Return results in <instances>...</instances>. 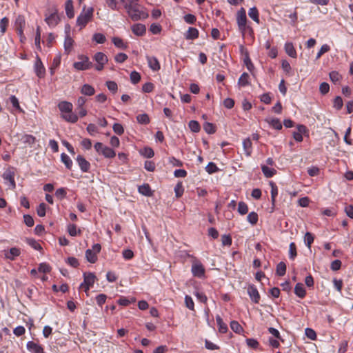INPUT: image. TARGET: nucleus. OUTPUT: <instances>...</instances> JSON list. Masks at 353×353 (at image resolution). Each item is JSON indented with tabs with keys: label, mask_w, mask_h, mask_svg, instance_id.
<instances>
[{
	"label": "nucleus",
	"mask_w": 353,
	"mask_h": 353,
	"mask_svg": "<svg viewBox=\"0 0 353 353\" xmlns=\"http://www.w3.org/2000/svg\"><path fill=\"white\" fill-rule=\"evenodd\" d=\"M93 12V8L90 7L86 8L85 6H84L82 12L77 19V25L80 26L81 29L85 28L87 23L92 20Z\"/></svg>",
	"instance_id": "1"
},
{
	"label": "nucleus",
	"mask_w": 353,
	"mask_h": 353,
	"mask_svg": "<svg viewBox=\"0 0 353 353\" xmlns=\"http://www.w3.org/2000/svg\"><path fill=\"white\" fill-rule=\"evenodd\" d=\"M126 12L132 21L145 19L148 17V14L142 10L139 4L133 6Z\"/></svg>",
	"instance_id": "2"
},
{
	"label": "nucleus",
	"mask_w": 353,
	"mask_h": 353,
	"mask_svg": "<svg viewBox=\"0 0 353 353\" xmlns=\"http://www.w3.org/2000/svg\"><path fill=\"white\" fill-rule=\"evenodd\" d=\"M94 148L95 150L105 158L112 159L116 156V153L112 148L103 145L101 142H97Z\"/></svg>",
	"instance_id": "3"
},
{
	"label": "nucleus",
	"mask_w": 353,
	"mask_h": 353,
	"mask_svg": "<svg viewBox=\"0 0 353 353\" xmlns=\"http://www.w3.org/2000/svg\"><path fill=\"white\" fill-rule=\"evenodd\" d=\"M78 59L79 61L74 62L73 66L78 70H86L92 68L93 64L90 61L88 57L85 55H79Z\"/></svg>",
	"instance_id": "4"
},
{
	"label": "nucleus",
	"mask_w": 353,
	"mask_h": 353,
	"mask_svg": "<svg viewBox=\"0 0 353 353\" xmlns=\"http://www.w3.org/2000/svg\"><path fill=\"white\" fill-rule=\"evenodd\" d=\"M101 246L99 243H96L92 245V249H88L85 251V258L88 261L91 263H94L97 261V253H99Z\"/></svg>",
	"instance_id": "5"
},
{
	"label": "nucleus",
	"mask_w": 353,
	"mask_h": 353,
	"mask_svg": "<svg viewBox=\"0 0 353 353\" xmlns=\"http://www.w3.org/2000/svg\"><path fill=\"white\" fill-rule=\"evenodd\" d=\"M236 22L239 30L242 32L243 35H244L246 29L247 17L245 10L243 8H241L237 12Z\"/></svg>",
	"instance_id": "6"
},
{
	"label": "nucleus",
	"mask_w": 353,
	"mask_h": 353,
	"mask_svg": "<svg viewBox=\"0 0 353 353\" xmlns=\"http://www.w3.org/2000/svg\"><path fill=\"white\" fill-rule=\"evenodd\" d=\"M83 279V282L80 285V288H83L85 292H88L90 288L93 285L96 279V276L92 272H84Z\"/></svg>",
	"instance_id": "7"
},
{
	"label": "nucleus",
	"mask_w": 353,
	"mask_h": 353,
	"mask_svg": "<svg viewBox=\"0 0 353 353\" xmlns=\"http://www.w3.org/2000/svg\"><path fill=\"white\" fill-rule=\"evenodd\" d=\"M192 273L194 276L201 278L205 274V268L199 261H195L192 265Z\"/></svg>",
	"instance_id": "8"
},
{
	"label": "nucleus",
	"mask_w": 353,
	"mask_h": 353,
	"mask_svg": "<svg viewBox=\"0 0 353 353\" xmlns=\"http://www.w3.org/2000/svg\"><path fill=\"white\" fill-rule=\"evenodd\" d=\"M59 21L60 19L57 14V10H54L49 15L46 14L45 21L51 28L55 27L59 23Z\"/></svg>",
	"instance_id": "9"
},
{
	"label": "nucleus",
	"mask_w": 353,
	"mask_h": 353,
	"mask_svg": "<svg viewBox=\"0 0 353 353\" xmlns=\"http://www.w3.org/2000/svg\"><path fill=\"white\" fill-rule=\"evenodd\" d=\"M247 292L252 302L254 303H259L261 296L257 288L254 285H249Z\"/></svg>",
	"instance_id": "10"
},
{
	"label": "nucleus",
	"mask_w": 353,
	"mask_h": 353,
	"mask_svg": "<svg viewBox=\"0 0 353 353\" xmlns=\"http://www.w3.org/2000/svg\"><path fill=\"white\" fill-rule=\"evenodd\" d=\"M76 161L83 172H88L90 168V163L81 155H78Z\"/></svg>",
	"instance_id": "11"
},
{
	"label": "nucleus",
	"mask_w": 353,
	"mask_h": 353,
	"mask_svg": "<svg viewBox=\"0 0 353 353\" xmlns=\"http://www.w3.org/2000/svg\"><path fill=\"white\" fill-rule=\"evenodd\" d=\"M34 70L38 77L42 78L45 75L46 69L42 63L41 59L37 57L34 64Z\"/></svg>",
	"instance_id": "12"
},
{
	"label": "nucleus",
	"mask_w": 353,
	"mask_h": 353,
	"mask_svg": "<svg viewBox=\"0 0 353 353\" xmlns=\"http://www.w3.org/2000/svg\"><path fill=\"white\" fill-rule=\"evenodd\" d=\"M14 172L12 171L10 169H8L4 172L3 174V178L4 180L8 181L10 182V186L12 189H14L16 188V183L14 181Z\"/></svg>",
	"instance_id": "13"
},
{
	"label": "nucleus",
	"mask_w": 353,
	"mask_h": 353,
	"mask_svg": "<svg viewBox=\"0 0 353 353\" xmlns=\"http://www.w3.org/2000/svg\"><path fill=\"white\" fill-rule=\"evenodd\" d=\"M297 130V132H293V138L297 142H301L303 141L302 134L307 132V128L304 125H298Z\"/></svg>",
	"instance_id": "14"
},
{
	"label": "nucleus",
	"mask_w": 353,
	"mask_h": 353,
	"mask_svg": "<svg viewBox=\"0 0 353 353\" xmlns=\"http://www.w3.org/2000/svg\"><path fill=\"white\" fill-rule=\"evenodd\" d=\"M28 351L32 353H43V348L38 343L34 341H28L26 345Z\"/></svg>",
	"instance_id": "15"
},
{
	"label": "nucleus",
	"mask_w": 353,
	"mask_h": 353,
	"mask_svg": "<svg viewBox=\"0 0 353 353\" xmlns=\"http://www.w3.org/2000/svg\"><path fill=\"white\" fill-rule=\"evenodd\" d=\"M270 185L271 186V203H272V210L273 212L275 207L276 197L278 195V188L276 185L273 182H270Z\"/></svg>",
	"instance_id": "16"
},
{
	"label": "nucleus",
	"mask_w": 353,
	"mask_h": 353,
	"mask_svg": "<svg viewBox=\"0 0 353 353\" xmlns=\"http://www.w3.org/2000/svg\"><path fill=\"white\" fill-rule=\"evenodd\" d=\"M132 31L137 36H143L146 32V28L143 24L136 23L132 26Z\"/></svg>",
	"instance_id": "17"
},
{
	"label": "nucleus",
	"mask_w": 353,
	"mask_h": 353,
	"mask_svg": "<svg viewBox=\"0 0 353 353\" xmlns=\"http://www.w3.org/2000/svg\"><path fill=\"white\" fill-rule=\"evenodd\" d=\"M147 61L149 67L153 71H158L160 70V63L158 59L154 57H147Z\"/></svg>",
	"instance_id": "18"
},
{
	"label": "nucleus",
	"mask_w": 353,
	"mask_h": 353,
	"mask_svg": "<svg viewBox=\"0 0 353 353\" xmlns=\"http://www.w3.org/2000/svg\"><path fill=\"white\" fill-rule=\"evenodd\" d=\"M65 10L68 18L72 19L74 16V6L72 0H67L65 3Z\"/></svg>",
	"instance_id": "19"
},
{
	"label": "nucleus",
	"mask_w": 353,
	"mask_h": 353,
	"mask_svg": "<svg viewBox=\"0 0 353 353\" xmlns=\"http://www.w3.org/2000/svg\"><path fill=\"white\" fill-rule=\"evenodd\" d=\"M58 108L62 114H63L72 111L73 105L70 102L61 101L58 104Z\"/></svg>",
	"instance_id": "20"
},
{
	"label": "nucleus",
	"mask_w": 353,
	"mask_h": 353,
	"mask_svg": "<svg viewBox=\"0 0 353 353\" xmlns=\"http://www.w3.org/2000/svg\"><path fill=\"white\" fill-rule=\"evenodd\" d=\"M294 293L299 298H304L306 295V291L304 288L303 284L301 283H296L294 288Z\"/></svg>",
	"instance_id": "21"
},
{
	"label": "nucleus",
	"mask_w": 353,
	"mask_h": 353,
	"mask_svg": "<svg viewBox=\"0 0 353 353\" xmlns=\"http://www.w3.org/2000/svg\"><path fill=\"white\" fill-rule=\"evenodd\" d=\"M61 117L66 121L72 123H74L78 121V116L76 114L73 113L72 111L63 113L62 114Z\"/></svg>",
	"instance_id": "22"
},
{
	"label": "nucleus",
	"mask_w": 353,
	"mask_h": 353,
	"mask_svg": "<svg viewBox=\"0 0 353 353\" xmlns=\"http://www.w3.org/2000/svg\"><path fill=\"white\" fill-rule=\"evenodd\" d=\"M81 93L86 96H92L95 93V90L92 85L84 84L81 88Z\"/></svg>",
	"instance_id": "23"
},
{
	"label": "nucleus",
	"mask_w": 353,
	"mask_h": 353,
	"mask_svg": "<svg viewBox=\"0 0 353 353\" xmlns=\"http://www.w3.org/2000/svg\"><path fill=\"white\" fill-rule=\"evenodd\" d=\"M252 141L250 138H247L244 139V141H243V150L245 151V154L248 157H250L251 155L252 149Z\"/></svg>",
	"instance_id": "24"
},
{
	"label": "nucleus",
	"mask_w": 353,
	"mask_h": 353,
	"mask_svg": "<svg viewBox=\"0 0 353 353\" xmlns=\"http://www.w3.org/2000/svg\"><path fill=\"white\" fill-rule=\"evenodd\" d=\"M261 170L264 176L267 178L272 177L276 174V170L274 168H270L267 165H261Z\"/></svg>",
	"instance_id": "25"
},
{
	"label": "nucleus",
	"mask_w": 353,
	"mask_h": 353,
	"mask_svg": "<svg viewBox=\"0 0 353 353\" xmlns=\"http://www.w3.org/2000/svg\"><path fill=\"white\" fill-rule=\"evenodd\" d=\"M138 190L139 192L144 196H150L152 195L151 188L147 183L140 185Z\"/></svg>",
	"instance_id": "26"
},
{
	"label": "nucleus",
	"mask_w": 353,
	"mask_h": 353,
	"mask_svg": "<svg viewBox=\"0 0 353 353\" xmlns=\"http://www.w3.org/2000/svg\"><path fill=\"white\" fill-rule=\"evenodd\" d=\"M285 52L291 57L296 58V52L294 46L292 43H286L285 44Z\"/></svg>",
	"instance_id": "27"
},
{
	"label": "nucleus",
	"mask_w": 353,
	"mask_h": 353,
	"mask_svg": "<svg viewBox=\"0 0 353 353\" xmlns=\"http://www.w3.org/2000/svg\"><path fill=\"white\" fill-rule=\"evenodd\" d=\"M94 59L97 63H106L108 61L107 56L101 52H97L94 54Z\"/></svg>",
	"instance_id": "28"
},
{
	"label": "nucleus",
	"mask_w": 353,
	"mask_h": 353,
	"mask_svg": "<svg viewBox=\"0 0 353 353\" xmlns=\"http://www.w3.org/2000/svg\"><path fill=\"white\" fill-rule=\"evenodd\" d=\"M61 161L65 165L66 168L68 170H71L72 167V161L68 155L65 153H62L61 154Z\"/></svg>",
	"instance_id": "29"
},
{
	"label": "nucleus",
	"mask_w": 353,
	"mask_h": 353,
	"mask_svg": "<svg viewBox=\"0 0 353 353\" xmlns=\"http://www.w3.org/2000/svg\"><path fill=\"white\" fill-rule=\"evenodd\" d=\"M199 31L196 28L190 27L185 34L186 39H194L198 38Z\"/></svg>",
	"instance_id": "30"
},
{
	"label": "nucleus",
	"mask_w": 353,
	"mask_h": 353,
	"mask_svg": "<svg viewBox=\"0 0 353 353\" xmlns=\"http://www.w3.org/2000/svg\"><path fill=\"white\" fill-rule=\"evenodd\" d=\"M216 321L219 327V332L221 333H225L228 331V326L223 323V319L219 315L216 316Z\"/></svg>",
	"instance_id": "31"
},
{
	"label": "nucleus",
	"mask_w": 353,
	"mask_h": 353,
	"mask_svg": "<svg viewBox=\"0 0 353 353\" xmlns=\"http://www.w3.org/2000/svg\"><path fill=\"white\" fill-rule=\"evenodd\" d=\"M249 17L257 23H260L259 14L256 7L251 8L248 11Z\"/></svg>",
	"instance_id": "32"
},
{
	"label": "nucleus",
	"mask_w": 353,
	"mask_h": 353,
	"mask_svg": "<svg viewBox=\"0 0 353 353\" xmlns=\"http://www.w3.org/2000/svg\"><path fill=\"white\" fill-rule=\"evenodd\" d=\"M112 41L114 45L118 48L125 50L128 47V44L125 43L119 37H113Z\"/></svg>",
	"instance_id": "33"
},
{
	"label": "nucleus",
	"mask_w": 353,
	"mask_h": 353,
	"mask_svg": "<svg viewBox=\"0 0 353 353\" xmlns=\"http://www.w3.org/2000/svg\"><path fill=\"white\" fill-rule=\"evenodd\" d=\"M21 251L17 248H12L8 253L6 254V257L10 260H14L16 256H19Z\"/></svg>",
	"instance_id": "34"
},
{
	"label": "nucleus",
	"mask_w": 353,
	"mask_h": 353,
	"mask_svg": "<svg viewBox=\"0 0 353 353\" xmlns=\"http://www.w3.org/2000/svg\"><path fill=\"white\" fill-rule=\"evenodd\" d=\"M250 76L247 72H243L239 79L238 84L240 86L245 87L250 84Z\"/></svg>",
	"instance_id": "35"
},
{
	"label": "nucleus",
	"mask_w": 353,
	"mask_h": 353,
	"mask_svg": "<svg viewBox=\"0 0 353 353\" xmlns=\"http://www.w3.org/2000/svg\"><path fill=\"white\" fill-rule=\"evenodd\" d=\"M21 141L23 143L28 144L32 146L35 143L36 138L31 134H24L21 137Z\"/></svg>",
	"instance_id": "36"
},
{
	"label": "nucleus",
	"mask_w": 353,
	"mask_h": 353,
	"mask_svg": "<svg viewBox=\"0 0 353 353\" xmlns=\"http://www.w3.org/2000/svg\"><path fill=\"white\" fill-rule=\"evenodd\" d=\"M265 121L274 129L281 130L282 124L279 119L274 118L271 119H265Z\"/></svg>",
	"instance_id": "37"
},
{
	"label": "nucleus",
	"mask_w": 353,
	"mask_h": 353,
	"mask_svg": "<svg viewBox=\"0 0 353 353\" xmlns=\"http://www.w3.org/2000/svg\"><path fill=\"white\" fill-rule=\"evenodd\" d=\"M137 120L140 124H148L150 121L149 116L146 113L140 114L137 116Z\"/></svg>",
	"instance_id": "38"
},
{
	"label": "nucleus",
	"mask_w": 353,
	"mask_h": 353,
	"mask_svg": "<svg viewBox=\"0 0 353 353\" xmlns=\"http://www.w3.org/2000/svg\"><path fill=\"white\" fill-rule=\"evenodd\" d=\"M286 272V265L284 262L281 261L276 265V273L277 275L281 276L285 275Z\"/></svg>",
	"instance_id": "39"
},
{
	"label": "nucleus",
	"mask_w": 353,
	"mask_h": 353,
	"mask_svg": "<svg viewBox=\"0 0 353 353\" xmlns=\"http://www.w3.org/2000/svg\"><path fill=\"white\" fill-rule=\"evenodd\" d=\"M230 327L233 332L237 334H240L243 332L242 326L236 321H232L230 322Z\"/></svg>",
	"instance_id": "40"
},
{
	"label": "nucleus",
	"mask_w": 353,
	"mask_h": 353,
	"mask_svg": "<svg viewBox=\"0 0 353 353\" xmlns=\"http://www.w3.org/2000/svg\"><path fill=\"white\" fill-rule=\"evenodd\" d=\"M73 42H74L73 39L68 34L65 37V41H64L65 50L68 53L71 50L72 45H73Z\"/></svg>",
	"instance_id": "41"
},
{
	"label": "nucleus",
	"mask_w": 353,
	"mask_h": 353,
	"mask_svg": "<svg viewBox=\"0 0 353 353\" xmlns=\"http://www.w3.org/2000/svg\"><path fill=\"white\" fill-rule=\"evenodd\" d=\"M205 170L208 174H212L219 171V168L214 163L210 162L205 167Z\"/></svg>",
	"instance_id": "42"
},
{
	"label": "nucleus",
	"mask_w": 353,
	"mask_h": 353,
	"mask_svg": "<svg viewBox=\"0 0 353 353\" xmlns=\"http://www.w3.org/2000/svg\"><path fill=\"white\" fill-rule=\"evenodd\" d=\"M92 40L99 44H103L105 42L106 38L104 34L101 33H95L92 36Z\"/></svg>",
	"instance_id": "43"
},
{
	"label": "nucleus",
	"mask_w": 353,
	"mask_h": 353,
	"mask_svg": "<svg viewBox=\"0 0 353 353\" xmlns=\"http://www.w3.org/2000/svg\"><path fill=\"white\" fill-rule=\"evenodd\" d=\"M203 129L209 134H214L216 132V128L214 124L209 122H205L203 124Z\"/></svg>",
	"instance_id": "44"
},
{
	"label": "nucleus",
	"mask_w": 353,
	"mask_h": 353,
	"mask_svg": "<svg viewBox=\"0 0 353 353\" xmlns=\"http://www.w3.org/2000/svg\"><path fill=\"white\" fill-rule=\"evenodd\" d=\"M290 259L294 260L297 255L296 244L294 242L290 243L289 247Z\"/></svg>",
	"instance_id": "45"
},
{
	"label": "nucleus",
	"mask_w": 353,
	"mask_h": 353,
	"mask_svg": "<svg viewBox=\"0 0 353 353\" xmlns=\"http://www.w3.org/2000/svg\"><path fill=\"white\" fill-rule=\"evenodd\" d=\"M248 221L252 224L255 225L258 222L259 216L257 213L252 212L247 216Z\"/></svg>",
	"instance_id": "46"
},
{
	"label": "nucleus",
	"mask_w": 353,
	"mask_h": 353,
	"mask_svg": "<svg viewBox=\"0 0 353 353\" xmlns=\"http://www.w3.org/2000/svg\"><path fill=\"white\" fill-rule=\"evenodd\" d=\"M238 212L241 215L246 214L248 212L247 204L243 201L239 202L238 205Z\"/></svg>",
	"instance_id": "47"
},
{
	"label": "nucleus",
	"mask_w": 353,
	"mask_h": 353,
	"mask_svg": "<svg viewBox=\"0 0 353 353\" xmlns=\"http://www.w3.org/2000/svg\"><path fill=\"white\" fill-rule=\"evenodd\" d=\"M304 241L308 248H311V245L314 241V236L312 233L307 232L304 236Z\"/></svg>",
	"instance_id": "48"
},
{
	"label": "nucleus",
	"mask_w": 353,
	"mask_h": 353,
	"mask_svg": "<svg viewBox=\"0 0 353 353\" xmlns=\"http://www.w3.org/2000/svg\"><path fill=\"white\" fill-rule=\"evenodd\" d=\"M184 192V188L183 187L182 183H178L174 187V192L175 195L177 198L181 197Z\"/></svg>",
	"instance_id": "49"
},
{
	"label": "nucleus",
	"mask_w": 353,
	"mask_h": 353,
	"mask_svg": "<svg viewBox=\"0 0 353 353\" xmlns=\"http://www.w3.org/2000/svg\"><path fill=\"white\" fill-rule=\"evenodd\" d=\"M46 204L44 203H41L39 205L37 208V213L39 216L43 217L46 215Z\"/></svg>",
	"instance_id": "50"
},
{
	"label": "nucleus",
	"mask_w": 353,
	"mask_h": 353,
	"mask_svg": "<svg viewBox=\"0 0 353 353\" xmlns=\"http://www.w3.org/2000/svg\"><path fill=\"white\" fill-rule=\"evenodd\" d=\"M188 125L190 130L194 132H198L201 129L199 122L194 120L190 121Z\"/></svg>",
	"instance_id": "51"
},
{
	"label": "nucleus",
	"mask_w": 353,
	"mask_h": 353,
	"mask_svg": "<svg viewBox=\"0 0 353 353\" xmlns=\"http://www.w3.org/2000/svg\"><path fill=\"white\" fill-rule=\"evenodd\" d=\"M26 242L29 245H30L36 250H39L42 248L41 245L34 239H27Z\"/></svg>",
	"instance_id": "52"
},
{
	"label": "nucleus",
	"mask_w": 353,
	"mask_h": 353,
	"mask_svg": "<svg viewBox=\"0 0 353 353\" xmlns=\"http://www.w3.org/2000/svg\"><path fill=\"white\" fill-rule=\"evenodd\" d=\"M141 80V75L137 71H132L130 73V81L133 84H137Z\"/></svg>",
	"instance_id": "53"
},
{
	"label": "nucleus",
	"mask_w": 353,
	"mask_h": 353,
	"mask_svg": "<svg viewBox=\"0 0 353 353\" xmlns=\"http://www.w3.org/2000/svg\"><path fill=\"white\" fill-rule=\"evenodd\" d=\"M185 306L190 309V310H194V303L191 296L189 295H186L185 296Z\"/></svg>",
	"instance_id": "54"
},
{
	"label": "nucleus",
	"mask_w": 353,
	"mask_h": 353,
	"mask_svg": "<svg viewBox=\"0 0 353 353\" xmlns=\"http://www.w3.org/2000/svg\"><path fill=\"white\" fill-rule=\"evenodd\" d=\"M343 105V103L342 98L339 96L336 97L334 99V108L339 110L342 108Z\"/></svg>",
	"instance_id": "55"
},
{
	"label": "nucleus",
	"mask_w": 353,
	"mask_h": 353,
	"mask_svg": "<svg viewBox=\"0 0 353 353\" xmlns=\"http://www.w3.org/2000/svg\"><path fill=\"white\" fill-rule=\"evenodd\" d=\"M8 19L7 17H3L1 19L0 21V29L2 34H4L6 31L7 27L8 26Z\"/></svg>",
	"instance_id": "56"
},
{
	"label": "nucleus",
	"mask_w": 353,
	"mask_h": 353,
	"mask_svg": "<svg viewBox=\"0 0 353 353\" xmlns=\"http://www.w3.org/2000/svg\"><path fill=\"white\" fill-rule=\"evenodd\" d=\"M154 85L152 83L147 82L143 85L142 90H143V92H144L145 93H150V92H152V90H154Z\"/></svg>",
	"instance_id": "57"
},
{
	"label": "nucleus",
	"mask_w": 353,
	"mask_h": 353,
	"mask_svg": "<svg viewBox=\"0 0 353 353\" xmlns=\"http://www.w3.org/2000/svg\"><path fill=\"white\" fill-rule=\"evenodd\" d=\"M141 154L146 158H152L154 155V152L151 148H145L141 152Z\"/></svg>",
	"instance_id": "58"
},
{
	"label": "nucleus",
	"mask_w": 353,
	"mask_h": 353,
	"mask_svg": "<svg viewBox=\"0 0 353 353\" xmlns=\"http://www.w3.org/2000/svg\"><path fill=\"white\" fill-rule=\"evenodd\" d=\"M66 190L64 188H59L55 192V196L60 200L63 199L66 196Z\"/></svg>",
	"instance_id": "59"
},
{
	"label": "nucleus",
	"mask_w": 353,
	"mask_h": 353,
	"mask_svg": "<svg viewBox=\"0 0 353 353\" xmlns=\"http://www.w3.org/2000/svg\"><path fill=\"white\" fill-rule=\"evenodd\" d=\"M305 333L306 336L311 340H315L316 339V334L312 328H306Z\"/></svg>",
	"instance_id": "60"
},
{
	"label": "nucleus",
	"mask_w": 353,
	"mask_h": 353,
	"mask_svg": "<svg viewBox=\"0 0 353 353\" xmlns=\"http://www.w3.org/2000/svg\"><path fill=\"white\" fill-rule=\"evenodd\" d=\"M106 85H107L108 90L112 92H116L118 90V86L115 81H108L106 82Z\"/></svg>",
	"instance_id": "61"
},
{
	"label": "nucleus",
	"mask_w": 353,
	"mask_h": 353,
	"mask_svg": "<svg viewBox=\"0 0 353 353\" xmlns=\"http://www.w3.org/2000/svg\"><path fill=\"white\" fill-rule=\"evenodd\" d=\"M330 90V85L326 82H323L319 86V91L322 94H326Z\"/></svg>",
	"instance_id": "62"
},
{
	"label": "nucleus",
	"mask_w": 353,
	"mask_h": 353,
	"mask_svg": "<svg viewBox=\"0 0 353 353\" xmlns=\"http://www.w3.org/2000/svg\"><path fill=\"white\" fill-rule=\"evenodd\" d=\"M50 270H51L50 266L46 263H41L38 268L39 272H43V273H48L50 272Z\"/></svg>",
	"instance_id": "63"
},
{
	"label": "nucleus",
	"mask_w": 353,
	"mask_h": 353,
	"mask_svg": "<svg viewBox=\"0 0 353 353\" xmlns=\"http://www.w3.org/2000/svg\"><path fill=\"white\" fill-rule=\"evenodd\" d=\"M330 79L333 83L339 81L341 79V76L336 71H332L330 73Z\"/></svg>",
	"instance_id": "64"
}]
</instances>
